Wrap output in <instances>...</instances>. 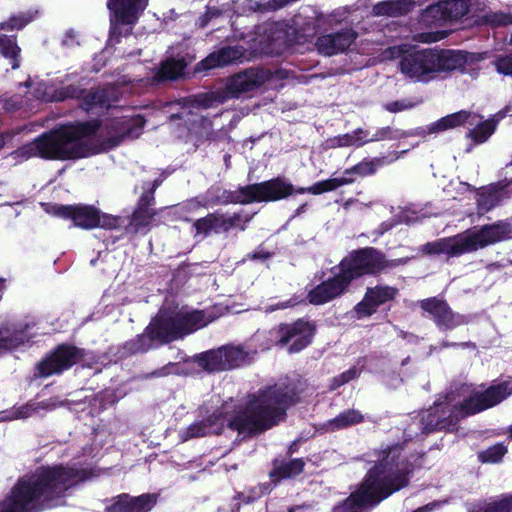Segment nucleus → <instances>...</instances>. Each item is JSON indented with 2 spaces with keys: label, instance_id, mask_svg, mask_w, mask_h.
Segmentation results:
<instances>
[{
  "label": "nucleus",
  "instance_id": "f257e3e1",
  "mask_svg": "<svg viewBox=\"0 0 512 512\" xmlns=\"http://www.w3.org/2000/svg\"><path fill=\"white\" fill-rule=\"evenodd\" d=\"M145 120L140 115H123L105 121L78 122L37 137L12 153L15 159L40 157L48 160L85 158L114 148L125 138H137Z\"/></svg>",
  "mask_w": 512,
  "mask_h": 512
},
{
  "label": "nucleus",
  "instance_id": "f03ea898",
  "mask_svg": "<svg viewBox=\"0 0 512 512\" xmlns=\"http://www.w3.org/2000/svg\"><path fill=\"white\" fill-rule=\"evenodd\" d=\"M297 385L283 380L269 386L245 405L225 402L221 409L205 420L195 422L180 432L183 441L208 434H220L225 427L243 434L266 430L277 424L286 409L297 401Z\"/></svg>",
  "mask_w": 512,
  "mask_h": 512
},
{
  "label": "nucleus",
  "instance_id": "7ed1b4c3",
  "mask_svg": "<svg viewBox=\"0 0 512 512\" xmlns=\"http://www.w3.org/2000/svg\"><path fill=\"white\" fill-rule=\"evenodd\" d=\"M86 478L84 470L62 465L42 467L18 482L0 504V512H39L63 505L68 490Z\"/></svg>",
  "mask_w": 512,
  "mask_h": 512
},
{
  "label": "nucleus",
  "instance_id": "20e7f679",
  "mask_svg": "<svg viewBox=\"0 0 512 512\" xmlns=\"http://www.w3.org/2000/svg\"><path fill=\"white\" fill-rule=\"evenodd\" d=\"M376 457L359 488L332 512H367L407 485L410 467L399 445L382 448Z\"/></svg>",
  "mask_w": 512,
  "mask_h": 512
},
{
  "label": "nucleus",
  "instance_id": "39448f33",
  "mask_svg": "<svg viewBox=\"0 0 512 512\" xmlns=\"http://www.w3.org/2000/svg\"><path fill=\"white\" fill-rule=\"evenodd\" d=\"M511 394L512 383L509 381L492 385L484 391L477 390L471 385H461L421 413L422 432L453 430L460 418L491 408Z\"/></svg>",
  "mask_w": 512,
  "mask_h": 512
},
{
  "label": "nucleus",
  "instance_id": "423d86ee",
  "mask_svg": "<svg viewBox=\"0 0 512 512\" xmlns=\"http://www.w3.org/2000/svg\"><path fill=\"white\" fill-rule=\"evenodd\" d=\"M217 315L211 311L191 310L187 307L161 309L145 333L128 344L132 353L152 348L153 341L169 342L207 326Z\"/></svg>",
  "mask_w": 512,
  "mask_h": 512
},
{
  "label": "nucleus",
  "instance_id": "0eeeda50",
  "mask_svg": "<svg viewBox=\"0 0 512 512\" xmlns=\"http://www.w3.org/2000/svg\"><path fill=\"white\" fill-rule=\"evenodd\" d=\"M386 58L400 57L401 73L414 82H428L440 72L460 68L465 63L461 52L452 50H411L406 44L390 47L385 51Z\"/></svg>",
  "mask_w": 512,
  "mask_h": 512
},
{
  "label": "nucleus",
  "instance_id": "6e6552de",
  "mask_svg": "<svg viewBox=\"0 0 512 512\" xmlns=\"http://www.w3.org/2000/svg\"><path fill=\"white\" fill-rule=\"evenodd\" d=\"M351 181V179L346 177H333L319 181L307 188L295 189L291 183L277 177L261 183L239 187L234 191H223L222 196L218 197L215 203L249 204L253 202H273L287 198L294 192L319 195L350 184Z\"/></svg>",
  "mask_w": 512,
  "mask_h": 512
},
{
  "label": "nucleus",
  "instance_id": "1a4fd4ad",
  "mask_svg": "<svg viewBox=\"0 0 512 512\" xmlns=\"http://www.w3.org/2000/svg\"><path fill=\"white\" fill-rule=\"evenodd\" d=\"M512 238V224L500 220L491 224L466 230L452 237L441 238L421 246L420 251L427 255L444 254L458 257Z\"/></svg>",
  "mask_w": 512,
  "mask_h": 512
},
{
  "label": "nucleus",
  "instance_id": "9d476101",
  "mask_svg": "<svg viewBox=\"0 0 512 512\" xmlns=\"http://www.w3.org/2000/svg\"><path fill=\"white\" fill-rule=\"evenodd\" d=\"M149 0H108L107 7L111 12L110 42L118 41V36L128 35L131 26L148 6Z\"/></svg>",
  "mask_w": 512,
  "mask_h": 512
},
{
  "label": "nucleus",
  "instance_id": "9b49d317",
  "mask_svg": "<svg viewBox=\"0 0 512 512\" xmlns=\"http://www.w3.org/2000/svg\"><path fill=\"white\" fill-rule=\"evenodd\" d=\"M385 266L383 256L373 248H365L345 257L335 267L348 285L365 274H374Z\"/></svg>",
  "mask_w": 512,
  "mask_h": 512
},
{
  "label": "nucleus",
  "instance_id": "f8f14e48",
  "mask_svg": "<svg viewBox=\"0 0 512 512\" xmlns=\"http://www.w3.org/2000/svg\"><path fill=\"white\" fill-rule=\"evenodd\" d=\"M121 94L119 87L115 85L89 92H85L75 85H69L63 88L57 99L80 98L82 109L86 112H96L98 109L111 107L119 100Z\"/></svg>",
  "mask_w": 512,
  "mask_h": 512
},
{
  "label": "nucleus",
  "instance_id": "ddd939ff",
  "mask_svg": "<svg viewBox=\"0 0 512 512\" xmlns=\"http://www.w3.org/2000/svg\"><path fill=\"white\" fill-rule=\"evenodd\" d=\"M252 353L240 346H222L204 353L200 358V365L209 372L226 371L247 364Z\"/></svg>",
  "mask_w": 512,
  "mask_h": 512
},
{
  "label": "nucleus",
  "instance_id": "4468645a",
  "mask_svg": "<svg viewBox=\"0 0 512 512\" xmlns=\"http://www.w3.org/2000/svg\"><path fill=\"white\" fill-rule=\"evenodd\" d=\"M313 334V326L303 320L280 325L271 331V335L277 339L278 344L281 346L289 344L288 351L290 353L304 349L311 342Z\"/></svg>",
  "mask_w": 512,
  "mask_h": 512
},
{
  "label": "nucleus",
  "instance_id": "2eb2a0df",
  "mask_svg": "<svg viewBox=\"0 0 512 512\" xmlns=\"http://www.w3.org/2000/svg\"><path fill=\"white\" fill-rule=\"evenodd\" d=\"M251 217H244L241 214L234 213L230 214H221V213H212L198 219L194 223V228L196 229L197 234L207 235L210 232L221 233L229 231L232 228H240L243 230L245 228V224L250 221Z\"/></svg>",
  "mask_w": 512,
  "mask_h": 512
},
{
  "label": "nucleus",
  "instance_id": "dca6fc26",
  "mask_svg": "<svg viewBox=\"0 0 512 512\" xmlns=\"http://www.w3.org/2000/svg\"><path fill=\"white\" fill-rule=\"evenodd\" d=\"M79 351L71 346H59L53 353L45 357L38 364V372L42 377L61 373L69 369L79 359Z\"/></svg>",
  "mask_w": 512,
  "mask_h": 512
},
{
  "label": "nucleus",
  "instance_id": "f3484780",
  "mask_svg": "<svg viewBox=\"0 0 512 512\" xmlns=\"http://www.w3.org/2000/svg\"><path fill=\"white\" fill-rule=\"evenodd\" d=\"M48 212L64 219H71L74 226L83 229H93L97 227L98 210L93 206L52 205Z\"/></svg>",
  "mask_w": 512,
  "mask_h": 512
},
{
  "label": "nucleus",
  "instance_id": "a211bd4d",
  "mask_svg": "<svg viewBox=\"0 0 512 512\" xmlns=\"http://www.w3.org/2000/svg\"><path fill=\"white\" fill-rule=\"evenodd\" d=\"M270 78L268 70L251 68L232 76L227 83V90L232 97L255 90Z\"/></svg>",
  "mask_w": 512,
  "mask_h": 512
},
{
  "label": "nucleus",
  "instance_id": "6ab92c4d",
  "mask_svg": "<svg viewBox=\"0 0 512 512\" xmlns=\"http://www.w3.org/2000/svg\"><path fill=\"white\" fill-rule=\"evenodd\" d=\"M420 306L433 317L440 329L451 330L467 322L465 316L454 314L448 304L440 299H425Z\"/></svg>",
  "mask_w": 512,
  "mask_h": 512
},
{
  "label": "nucleus",
  "instance_id": "aec40b11",
  "mask_svg": "<svg viewBox=\"0 0 512 512\" xmlns=\"http://www.w3.org/2000/svg\"><path fill=\"white\" fill-rule=\"evenodd\" d=\"M332 273L333 277L323 281L321 284L309 291L308 299L311 304H325L345 292L349 286L348 283L341 276L339 271L335 270V267L333 268Z\"/></svg>",
  "mask_w": 512,
  "mask_h": 512
},
{
  "label": "nucleus",
  "instance_id": "412c9836",
  "mask_svg": "<svg viewBox=\"0 0 512 512\" xmlns=\"http://www.w3.org/2000/svg\"><path fill=\"white\" fill-rule=\"evenodd\" d=\"M357 34L351 29H345L334 34L319 37L316 47L319 53L331 56L344 52L356 39Z\"/></svg>",
  "mask_w": 512,
  "mask_h": 512
},
{
  "label": "nucleus",
  "instance_id": "4be33fe9",
  "mask_svg": "<svg viewBox=\"0 0 512 512\" xmlns=\"http://www.w3.org/2000/svg\"><path fill=\"white\" fill-rule=\"evenodd\" d=\"M62 405L63 402L58 397L46 399L40 402L27 403L19 407H14L11 410L1 412L0 421L26 419L39 413L41 410L51 411Z\"/></svg>",
  "mask_w": 512,
  "mask_h": 512
},
{
  "label": "nucleus",
  "instance_id": "5701e85b",
  "mask_svg": "<svg viewBox=\"0 0 512 512\" xmlns=\"http://www.w3.org/2000/svg\"><path fill=\"white\" fill-rule=\"evenodd\" d=\"M395 294L396 290L388 286L368 288L364 299L355 307L358 317L371 315L379 305L391 300Z\"/></svg>",
  "mask_w": 512,
  "mask_h": 512
},
{
  "label": "nucleus",
  "instance_id": "b1692460",
  "mask_svg": "<svg viewBox=\"0 0 512 512\" xmlns=\"http://www.w3.org/2000/svg\"><path fill=\"white\" fill-rule=\"evenodd\" d=\"M156 504V497L143 494L132 497L128 494L119 495L115 502L107 508L108 512H149Z\"/></svg>",
  "mask_w": 512,
  "mask_h": 512
},
{
  "label": "nucleus",
  "instance_id": "393cba45",
  "mask_svg": "<svg viewBox=\"0 0 512 512\" xmlns=\"http://www.w3.org/2000/svg\"><path fill=\"white\" fill-rule=\"evenodd\" d=\"M244 56L242 47H223L209 54L198 64V70H209L235 63Z\"/></svg>",
  "mask_w": 512,
  "mask_h": 512
},
{
  "label": "nucleus",
  "instance_id": "a878e982",
  "mask_svg": "<svg viewBox=\"0 0 512 512\" xmlns=\"http://www.w3.org/2000/svg\"><path fill=\"white\" fill-rule=\"evenodd\" d=\"M476 124V115L468 111H459L447 115L428 126V133H436L462 125L472 127Z\"/></svg>",
  "mask_w": 512,
  "mask_h": 512
},
{
  "label": "nucleus",
  "instance_id": "bb28decb",
  "mask_svg": "<svg viewBox=\"0 0 512 512\" xmlns=\"http://www.w3.org/2000/svg\"><path fill=\"white\" fill-rule=\"evenodd\" d=\"M506 197H508L507 192L499 185L482 188L478 191L476 198L478 213L483 215L489 212Z\"/></svg>",
  "mask_w": 512,
  "mask_h": 512
},
{
  "label": "nucleus",
  "instance_id": "cd10ccee",
  "mask_svg": "<svg viewBox=\"0 0 512 512\" xmlns=\"http://www.w3.org/2000/svg\"><path fill=\"white\" fill-rule=\"evenodd\" d=\"M29 335L20 325L6 324L0 328V353L19 347L29 339Z\"/></svg>",
  "mask_w": 512,
  "mask_h": 512
},
{
  "label": "nucleus",
  "instance_id": "c85d7f7f",
  "mask_svg": "<svg viewBox=\"0 0 512 512\" xmlns=\"http://www.w3.org/2000/svg\"><path fill=\"white\" fill-rule=\"evenodd\" d=\"M154 215L155 212L152 208L139 206L129 219L128 224L125 225L126 233H146Z\"/></svg>",
  "mask_w": 512,
  "mask_h": 512
},
{
  "label": "nucleus",
  "instance_id": "c756f323",
  "mask_svg": "<svg viewBox=\"0 0 512 512\" xmlns=\"http://www.w3.org/2000/svg\"><path fill=\"white\" fill-rule=\"evenodd\" d=\"M186 63L183 58H168L153 75V81L174 80L182 75Z\"/></svg>",
  "mask_w": 512,
  "mask_h": 512
},
{
  "label": "nucleus",
  "instance_id": "7c9ffc66",
  "mask_svg": "<svg viewBox=\"0 0 512 512\" xmlns=\"http://www.w3.org/2000/svg\"><path fill=\"white\" fill-rule=\"evenodd\" d=\"M363 420L364 416L360 411L355 409H349L343 411L335 418L329 420L325 426L328 431H335L359 424Z\"/></svg>",
  "mask_w": 512,
  "mask_h": 512
},
{
  "label": "nucleus",
  "instance_id": "2f4dec72",
  "mask_svg": "<svg viewBox=\"0 0 512 512\" xmlns=\"http://www.w3.org/2000/svg\"><path fill=\"white\" fill-rule=\"evenodd\" d=\"M412 3L409 0H390L379 2L373 7L376 16H399L410 10Z\"/></svg>",
  "mask_w": 512,
  "mask_h": 512
},
{
  "label": "nucleus",
  "instance_id": "473e14b6",
  "mask_svg": "<svg viewBox=\"0 0 512 512\" xmlns=\"http://www.w3.org/2000/svg\"><path fill=\"white\" fill-rule=\"evenodd\" d=\"M20 52L21 49L17 45L15 36H6L0 34V53L9 60L12 69L20 67Z\"/></svg>",
  "mask_w": 512,
  "mask_h": 512
},
{
  "label": "nucleus",
  "instance_id": "72a5a7b5",
  "mask_svg": "<svg viewBox=\"0 0 512 512\" xmlns=\"http://www.w3.org/2000/svg\"><path fill=\"white\" fill-rule=\"evenodd\" d=\"M304 462L302 459H292L287 462H278L276 461L274 464V469L272 470L271 477L276 478L277 480L291 478L303 471Z\"/></svg>",
  "mask_w": 512,
  "mask_h": 512
},
{
  "label": "nucleus",
  "instance_id": "f704fd0d",
  "mask_svg": "<svg viewBox=\"0 0 512 512\" xmlns=\"http://www.w3.org/2000/svg\"><path fill=\"white\" fill-rule=\"evenodd\" d=\"M478 116L476 115V124L474 128H470L467 132V138L472 139L475 143H484L494 133L497 122L494 119H488L479 122Z\"/></svg>",
  "mask_w": 512,
  "mask_h": 512
},
{
  "label": "nucleus",
  "instance_id": "c9c22d12",
  "mask_svg": "<svg viewBox=\"0 0 512 512\" xmlns=\"http://www.w3.org/2000/svg\"><path fill=\"white\" fill-rule=\"evenodd\" d=\"M444 8V1L428 6L421 15L422 23L428 26H434L447 21Z\"/></svg>",
  "mask_w": 512,
  "mask_h": 512
},
{
  "label": "nucleus",
  "instance_id": "e433bc0d",
  "mask_svg": "<svg viewBox=\"0 0 512 512\" xmlns=\"http://www.w3.org/2000/svg\"><path fill=\"white\" fill-rule=\"evenodd\" d=\"M385 163H386L385 158H376L371 161H363V162H360L357 165L353 166L350 169H346L344 171L343 177L348 178V176H350L352 174L366 176V175L374 173L378 166H381ZM349 179H350V177H349ZM351 180L353 181L352 178H351Z\"/></svg>",
  "mask_w": 512,
  "mask_h": 512
},
{
  "label": "nucleus",
  "instance_id": "4c0bfd02",
  "mask_svg": "<svg viewBox=\"0 0 512 512\" xmlns=\"http://www.w3.org/2000/svg\"><path fill=\"white\" fill-rule=\"evenodd\" d=\"M444 7L447 20L449 21L462 18L469 10L466 0H446L444 1Z\"/></svg>",
  "mask_w": 512,
  "mask_h": 512
},
{
  "label": "nucleus",
  "instance_id": "58836bf2",
  "mask_svg": "<svg viewBox=\"0 0 512 512\" xmlns=\"http://www.w3.org/2000/svg\"><path fill=\"white\" fill-rule=\"evenodd\" d=\"M33 18L34 14L32 12H22L12 16L8 21L1 23L0 29L8 31L19 30L30 23Z\"/></svg>",
  "mask_w": 512,
  "mask_h": 512
},
{
  "label": "nucleus",
  "instance_id": "ea45409f",
  "mask_svg": "<svg viewBox=\"0 0 512 512\" xmlns=\"http://www.w3.org/2000/svg\"><path fill=\"white\" fill-rule=\"evenodd\" d=\"M407 134L398 129H394L392 127H383L377 129L374 133L369 132L368 143L369 142H377L382 140H394L406 137Z\"/></svg>",
  "mask_w": 512,
  "mask_h": 512
},
{
  "label": "nucleus",
  "instance_id": "a19ab883",
  "mask_svg": "<svg viewBox=\"0 0 512 512\" xmlns=\"http://www.w3.org/2000/svg\"><path fill=\"white\" fill-rule=\"evenodd\" d=\"M507 449L502 444H496L479 453V459L483 463H497L506 454Z\"/></svg>",
  "mask_w": 512,
  "mask_h": 512
},
{
  "label": "nucleus",
  "instance_id": "79ce46f5",
  "mask_svg": "<svg viewBox=\"0 0 512 512\" xmlns=\"http://www.w3.org/2000/svg\"><path fill=\"white\" fill-rule=\"evenodd\" d=\"M369 131L358 128L350 133L344 134L347 139V147H362L368 143Z\"/></svg>",
  "mask_w": 512,
  "mask_h": 512
},
{
  "label": "nucleus",
  "instance_id": "37998d69",
  "mask_svg": "<svg viewBox=\"0 0 512 512\" xmlns=\"http://www.w3.org/2000/svg\"><path fill=\"white\" fill-rule=\"evenodd\" d=\"M484 512H512V493L488 503L484 506Z\"/></svg>",
  "mask_w": 512,
  "mask_h": 512
},
{
  "label": "nucleus",
  "instance_id": "c03bdc74",
  "mask_svg": "<svg viewBox=\"0 0 512 512\" xmlns=\"http://www.w3.org/2000/svg\"><path fill=\"white\" fill-rule=\"evenodd\" d=\"M493 65L499 74L505 76L512 75V53L498 55L493 61Z\"/></svg>",
  "mask_w": 512,
  "mask_h": 512
},
{
  "label": "nucleus",
  "instance_id": "a18cd8bd",
  "mask_svg": "<svg viewBox=\"0 0 512 512\" xmlns=\"http://www.w3.org/2000/svg\"><path fill=\"white\" fill-rule=\"evenodd\" d=\"M484 22L492 26H506L512 24V14L504 12H491L483 17Z\"/></svg>",
  "mask_w": 512,
  "mask_h": 512
},
{
  "label": "nucleus",
  "instance_id": "49530a36",
  "mask_svg": "<svg viewBox=\"0 0 512 512\" xmlns=\"http://www.w3.org/2000/svg\"><path fill=\"white\" fill-rule=\"evenodd\" d=\"M125 223V219L115 217L108 214H102L98 212V223L97 227H101L104 229H116L122 226Z\"/></svg>",
  "mask_w": 512,
  "mask_h": 512
},
{
  "label": "nucleus",
  "instance_id": "de8ad7c7",
  "mask_svg": "<svg viewBox=\"0 0 512 512\" xmlns=\"http://www.w3.org/2000/svg\"><path fill=\"white\" fill-rule=\"evenodd\" d=\"M359 372L356 368H351L346 372H343L338 377H335L332 380L331 389H336L340 387L341 385H344L345 383L349 382L350 380L356 378L358 376Z\"/></svg>",
  "mask_w": 512,
  "mask_h": 512
},
{
  "label": "nucleus",
  "instance_id": "09e8293b",
  "mask_svg": "<svg viewBox=\"0 0 512 512\" xmlns=\"http://www.w3.org/2000/svg\"><path fill=\"white\" fill-rule=\"evenodd\" d=\"M347 139L344 134L328 138L323 143L325 150L347 147Z\"/></svg>",
  "mask_w": 512,
  "mask_h": 512
},
{
  "label": "nucleus",
  "instance_id": "8fccbe9b",
  "mask_svg": "<svg viewBox=\"0 0 512 512\" xmlns=\"http://www.w3.org/2000/svg\"><path fill=\"white\" fill-rule=\"evenodd\" d=\"M220 13L221 11L218 8L208 7L206 13L198 20L199 26L205 27L212 18L219 16Z\"/></svg>",
  "mask_w": 512,
  "mask_h": 512
},
{
  "label": "nucleus",
  "instance_id": "3c124183",
  "mask_svg": "<svg viewBox=\"0 0 512 512\" xmlns=\"http://www.w3.org/2000/svg\"><path fill=\"white\" fill-rule=\"evenodd\" d=\"M160 182L155 180L151 190L142 195L139 206L149 207L154 200V191L159 186Z\"/></svg>",
  "mask_w": 512,
  "mask_h": 512
},
{
  "label": "nucleus",
  "instance_id": "603ef678",
  "mask_svg": "<svg viewBox=\"0 0 512 512\" xmlns=\"http://www.w3.org/2000/svg\"><path fill=\"white\" fill-rule=\"evenodd\" d=\"M212 202V199L206 198L203 201H200L198 199H192L185 203L184 208L187 211H195L200 207H206Z\"/></svg>",
  "mask_w": 512,
  "mask_h": 512
},
{
  "label": "nucleus",
  "instance_id": "864d4df0",
  "mask_svg": "<svg viewBox=\"0 0 512 512\" xmlns=\"http://www.w3.org/2000/svg\"><path fill=\"white\" fill-rule=\"evenodd\" d=\"M170 108H174V107H178L180 106L181 108V111L180 112H177V113H172L171 114V119H189V116L192 115V111L188 109V107H185V106H181V103L180 102H176V103H171L168 105Z\"/></svg>",
  "mask_w": 512,
  "mask_h": 512
},
{
  "label": "nucleus",
  "instance_id": "5fc2aeb1",
  "mask_svg": "<svg viewBox=\"0 0 512 512\" xmlns=\"http://www.w3.org/2000/svg\"><path fill=\"white\" fill-rule=\"evenodd\" d=\"M18 133V131L15 130H9L5 131L3 133H0V150L4 148L12 138Z\"/></svg>",
  "mask_w": 512,
  "mask_h": 512
},
{
  "label": "nucleus",
  "instance_id": "6e6d98bb",
  "mask_svg": "<svg viewBox=\"0 0 512 512\" xmlns=\"http://www.w3.org/2000/svg\"><path fill=\"white\" fill-rule=\"evenodd\" d=\"M418 40H420L422 42L431 43V42L438 41L439 37L437 36V34L428 33V34H421V35H419L418 36Z\"/></svg>",
  "mask_w": 512,
  "mask_h": 512
},
{
  "label": "nucleus",
  "instance_id": "4d7b16f0",
  "mask_svg": "<svg viewBox=\"0 0 512 512\" xmlns=\"http://www.w3.org/2000/svg\"><path fill=\"white\" fill-rule=\"evenodd\" d=\"M405 108H406V106L400 102H393L386 106V109L390 112H398Z\"/></svg>",
  "mask_w": 512,
  "mask_h": 512
},
{
  "label": "nucleus",
  "instance_id": "13d9d810",
  "mask_svg": "<svg viewBox=\"0 0 512 512\" xmlns=\"http://www.w3.org/2000/svg\"><path fill=\"white\" fill-rule=\"evenodd\" d=\"M63 44L66 46H73L74 45V34L72 32L66 33Z\"/></svg>",
  "mask_w": 512,
  "mask_h": 512
},
{
  "label": "nucleus",
  "instance_id": "bf43d9fd",
  "mask_svg": "<svg viewBox=\"0 0 512 512\" xmlns=\"http://www.w3.org/2000/svg\"><path fill=\"white\" fill-rule=\"evenodd\" d=\"M294 304H295V303H292L291 301H289V302H287V303H279V304H277V306H276V307H270V308H267V309H266V312H272V311H274L275 309H284V308H286V307H288V306H292V305H294Z\"/></svg>",
  "mask_w": 512,
  "mask_h": 512
},
{
  "label": "nucleus",
  "instance_id": "052dcab7",
  "mask_svg": "<svg viewBox=\"0 0 512 512\" xmlns=\"http://www.w3.org/2000/svg\"><path fill=\"white\" fill-rule=\"evenodd\" d=\"M435 506H436V503H430V504H427L425 506H422V507L416 509L413 512H429V511L433 510Z\"/></svg>",
  "mask_w": 512,
  "mask_h": 512
},
{
  "label": "nucleus",
  "instance_id": "680f3d73",
  "mask_svg": "<svg viewBox=\"0 0 512 512\" xmlns=\"http://www.w3.org/2000/svg\"><path fill=\"white\" fill-rule=\"evenodd\" d=\"M170 373H181L180 371H155L152 373L153 376L155 377H162V376H165V375H168Z\"/></svg>",
  "mask_w": 512,
  "mask_h": 512
},
{
  "label": "nucleus",
  "instance_id": "e2e57ef3",
  "mask_svg": "<svg viewBox=\"0 0 512 512\" xmlns=\"http://www.w3.org/2000/svg\"><path fill=\"white\" fill-rule=\"evenodd\" d=\"M6 290V279L0 278V300Z\"/></svg>",
  "mask_w": 512,
  "mask_h": 512
},
{
  "label": "nucleus",
  "instance_id": "0e129e2a",
  "mask_svg": "<svg viewBox=\"0 0 512 512\" xmlns=\"http://www.w3.org/2000/svg\"><path fill=\"white\" fill-rule=\"evenodd\" d=\"M37 97H38V98H41V99H43V100H45V101H50V100H52V99H53V97H52V96H50V95H48V94L37 95Z\"/></svg>",
  "mask_w": 512,
  "mask_h": 512
},
{
  "label": "nucleus",
  "instance_id": "69168bd1",
  "mask_svg": "<svg viewBox=\"0 0 512 512\" xmlns=\"http://www.w3.org/2000/svg\"><path fill=\"white\" fill-rule=\"evenodd\" d=\"M305 209H306V204L301 205L300 207L297 208L296 215H300L302 212L305 211Z\"/></svg>",
  "mask_w": 512,
  "mask_h": 512
},
{
  "label": "nucleus",
  "instance_id": "338daca9",
  "mask_svg": "<svg viewBox=\"0 0 512 512\" xmlns=\"http://www.w3.org/2000/svg\"><path fill=\"white\" fill-rule=\"evenodd\" d=\"M400 221L401 222H405V223H410L411 222L410 218L408 216H406V215L402 216Z\"/></svg>",
  "mask_w": 512,
  "mask_h": 512
},
{
  "label": "nucleus",
  "instance_id": "774afa93",
  "mask_svg": "<svg viewBox=\"0 0 512 512\" xmlns=\"http://www.w3.org/2000/svg\"><path fill=\"white\" fill-rule=\"evenodd\" d=\"M301 509H302V507H291V508H289L288 512H295V511L301 510Z\"/></svg>",
  "mask_w": 512,
  "mask_h": 512
}]
</instances>
